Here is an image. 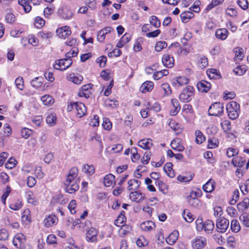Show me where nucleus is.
Masks as SVG:
<instances>
[{
  "instance_id": "obj_1",
  "label": "nucleus",
  "mask_w": 249,
  "mask_h": 249,
  "mask_svg": "<svg viewBox=\"0 0 249 249\" xmlns=\"http://www.w3.org/2000/svg\"><path fill=\"white\" fill-rule=\"evenodd\" d=\"M226 109L230 119H236L240 113V105L235 101H231L227 105Z\"/></svg>"
},
{
  "instance_id": "obj_2",
  "label": "nucleus",
  "mask_w": 249,
  "mask_h": 249,
  "mask_svg": "<svg viewBox=\"0 0 249 249\" xmlns=\"http://www.w3.org/2000/svg\"><path fill=\"white\" fill-rule=\"evenodd\" d=\"M195 89L193 87L188 86L183 89L179 94V99L181 102L187 103L190 101L194 94Z\"/></svg>"
},
{
  "instance_id": "obj_3",
  "label": "nucleus",
  "mask_w": 249,
  "mask_h": 249,
  "mask_svg": "<svg viewBox=\"0 0 249 249\" xmlns=\"http://www.w3.org/2000/svg\"><path fill=\"white\" fill-rule=\"evenodd\" d=\"M224 105L219 102L213 104L209 107V114L210 116H217L222 114L224 111Z\"/></svg>"
},
{
  "instance_id": "obj_4",
  "label": "nucleus",
  "mask_w": 249,
  "mask_h": 249,
  "mask_svg": "<svg viewBox=\"0 0 249 249\" xmlns=\"http://www.w3.org/2000/svg\"><path fill=\"white\" fill-rule=\"evenodd\" d=\"M72 63V61L71 58H64L57 60L55 61L54 65L55 69L60 71H64L70 67Z\"/></svg>"
},
{
  "instance_id": "obj_5",
  "label": "nucleus",
  "mask_w": 249,
  "mask_h": 249,
  "mask_svg": "<svg viewBox=\"0 0 249 249\" xmlns=\"http://www.w3.org/2000/svg\"><path fill=\"white\" fill-rule=\"evenodd\" d=\"M229 227V221L224 217H219L216 222V227L218 232H225Z\"/></svg>"
},
{
  "instance_id": "obj_6",
  "label": "nucleus",
  "mask_w": 249,
  "mask_h": 249,
  "mask_svg": "<svg viewBox=\"0 0 249 249\" xmlns=\"http://www.w3.org/2000/svg\"><path fill=\"white\" fill-rule=\"evenodd\" d=\"M207 245V239L203 236H196L192 241V246L194 249H201Z\"/></svg>"
},
{
  "instance_id": "obj_7",
  "label": "nucleus",
  "mask_w": 249,
  "mask_h": 249,
  "mask_svg": "<svg viewBox=\"0 0 249 249\" xmlns=\"http://www.w3.org/2000/svg\"><path fill=\"white\" fill-rule=\"evenodd\" d=\"M78 169L76 167H73L70 170L66 179L64 181L65 185H71V184L76 182L75 179L78 176Z\"/></svg>"
},
{
  "instance_id": "obj_8",
  "label": "nucleus",
  "mask_w": 249,
  "mask_h": 249,
  "mask_svg": "<svg viewBox=\"0 0 249 249\" xmlns=\"http://www.w3.org/2000/svg\"><path fill=\"white\" fill-rule=\"evenodd\" d=\"M195 61L200 69H204L208 66V58L204 55L197 54L195 56Z\"/></svg>"
},
{
  "instance_id": "obj_9",
  "label": "nucleus",
  "mask_w": 249,
  "mask_h": 249,
  "mask_svg": "<svg viewBox=\"0 0 249 249\" xmlns=\"http://www.w3.org/2000/svg\"><path fill=\"white\" fill-rule=\"evenodd\" d=\"M189 82V79L185 76H178L172 80V84L176 88L187 85Z\"/></svg>"
},
{
  "instance_id": "obj_10",
  "label": "nucleus",
  "mask_w": 249,
  "mask_h": 249,
  "mask_svg": "<svg viewBox=\"0 0 249 249\" xmlns=\"http://www.w3.org/2000/svg\"><path fill=\"white\" fill-rule=\"evenodd\" d=\"M75 109L76 110V115L79 118H81L87 113V108L85 105L81 102H76Z\"/></svg>"
},
{
  "instance_id": "obj_11",
  "label": "nucleus",
  "mask_w": 249,
  "mask_h": 249,
  "mask_svg": "<svg viewBox=\"0 0 249 249\" xmlns=\"http://www.w3.org/2000/svg\"><path fill=\"white\" fill-rule=\"evenodd\" d=\"M58 14L65 19H70L73 15L72 12L66 6H63L58 10Z\"/></svg>"
},
{
  "instance_id": "obj_12",
  "label": "nucleus",
  "mask_w": 249,
  "mask_h": 249,
  "mask_svg": "<svg viewBox=\"0 0 249 249\" xmlns=\"http://www.w3.org/2000/svg\"><path fill=\"white\" fill-rule=\"evenodd\" d=\"M58 221L57 217L53 214H50L44 220V226L46 228L56 225Z\"/></svg>"
},
{
  "instance_id": "obj_13",
  "label": "nucleus",
  "mask_w": 249,
  "mask_h": 249,
  "mask_svg": "<svg viewBox=\"0 0 249 249\" xmlns=\"http://www.w3.org/2000/svg\"><path fill=\"white\" fill-rule=\"evenodd\" d=\"M129 198L133 201L140 202L144 199L145 196L139 191H134L130 193Z\"/></svg>"
},
{
  "instance_id": "obj_14",
  "label": "nucleus",
  "mask_w": 249,
  "mask_h": 249,
  "mask_svg": "<svg viewBox=\"0 0 249 249\" xmlns=\"http://www.w3.org/2000/svg\"><path fill=\"white\" fill-rule=\"evenodd\" d=\"M57 35L62 38H65L71 34L70 28L68 26L60 27L56 30Z\"/></svg>"
},
{
  "instance_id": "obj_15",
  "label": "nucleus",
  "mask_w": 249,
  "mask_h": 249,
  "mask_svg": "<svg viewBox=\"0 0 249 249\" xmlns=\"http://www.w3.org/2000/svg\"><path fill=\"white\" fill-rule=\"evenodd\" d=\"M162 62L165 67L171 68L174 64V59L171 55L165 54L162 56Z\"/></svg>"
},
{
  "instance_id": "obj_16",
  "label": "nucleus",
  "mask_w": 249,
  "mask_h": 249,
  "mask_svg": "<svg viewBox=\"0 0 249 249\" xmlns=\"http://www.w3.org/2000/svg\"><path fill=\"white\" fill-rule=\"evenodd\" d=\"M97 231L94 228H91L87 232L86 238L88 242H93L97 240Z\"/></svg>"
},
{
  "instance_id": "obj_17",
  "label": "nucleus",
  "mask_w": 249,
  "mask_h": 249,
  "mask_svg": "<svg viewBox=\"0 0 249 249\" xmlns=\"http://www.w3.org/2000/svg\"><path fill=\"white\" fill-rule=\"evenodd\" d=\"M112 30L113 29L111 27H107L99 31L97 34V40L100 42H103L105 40L106 36L110 33Z\"/></svg>"
},
{
  "instance_id": "obj_18",
  "label": "nucleus",
  "mask_w": 249,
  "mask_h": 249,
  "mask_svg": "<svg viewBox=\"0 0 249 249\" xmlns=\"http://www.w3.org/2000/svg\"><path fill=\"white\" fill-rule=\"evenodd\" d=\"M211 87L210 83L202 80L198 82L197 84V88L198 90L201 92H207Z\"/></svg>"
},
{
  "instance_id": "obj_19",
  "label": "nucleus",
  "mask_w": 249,
  "mask_h": 249,
  "mask_svg": "<svg viewBox=\"0 0 249 249\" xmlns=\"http://www.w3.org/2000/svg\"><path fill=\"white\" fill-rule=\"evenodd\" d=\"M68 80L73 82V83L79 85L80 84L83 80V76L78 73H71L67 77Z\"/></svg>"
},
{
  "instance_id": "obj_20",
  "label": "nucleus",
  "mask_w": 249,
  "mask_h": 249,
  "mask_svg": "<svg viewBox=\"0 0 249 249\" xmlns=\"http://www.w3.org/2000/svg\"><path fill=\"white\" fill-rule=\"evenodd\" d=\"M180 142V139L178 138L174 139L171 142V146L172 148L177 151H183L185 148Z\"/></svg>"
},
{
  "instance_id": "obj_21",
  "label": "nucleus",
  "mask_w": 249,
  "mask_h": 249,
  "mask_svg": "<svg viewBox=\"0 0 249 249\" xmlns=\"http://www.w3.org/2000/svg\"><path fill=\"white\" fill-rule=\"evenodd\" d=\"M215 185V181L213 179L210 178L203 185V190L207 193H212L214 190Z\"/></svg>"
},
{
  "instance_id": "obj_22",
  "label": "nucleus",
  "mask_w": 249,
  "mask_h": 249,
  "mask_svg": "<svg viewBox=\"0 0 249 249\" xmlns=\"http://www.w3.org/2000/svg\"><path fill=\"white\" fill-rule=\"evenodd\" d=\"M152 141L150 139H142L139 141L138 145L143 149H150L153 146Z\"/></svg>"
},
{
  "instance_id": "obj_23",
  "label": "nucleus",
  "mask_w": 249,
  "mask_h": 249,
  "mask_svg": "<svg viewBox=\"0 0 249 249\" xmlns=\"http://www.w3.org/2000/svg\"><path fill=\"white\" fill-rule=\"evenodd\" d=\"M155 224L152 221H146L141 224V229L145 231H151L155 228Z\"/></svg>"
},
{
  "instance_id": "obj_24",
  "label": "nucleus",
  "mask_w": 249,
  "mask_h": 249,
  "mask_svg": "<svg viewBox=\"0 0 249 249\" xmlns=\"http://www.w3.org/2000/svg\"><path fill=\"white\" fill-rule=\"evenodd\" d=\"M153 87V82L150 81H146L141 85L140 90L142 93H145L151 91Z\"/></svg>"
},
{
  "instance_id": "obj_25",
  "label": "nucleus",
  "mask_w": 249,
  "mask_h": 249,
  "mask_svg": "<svg viewBox=\"0 0 249 249\" xmlns=\"http://www.w3.org/2000/svg\"><path fill=\"white\" fill-rule=\"evenodd\" d=\"M131 38V35L129 33H125L120 39L117 44L118 48H122L127 44Z\"/></svg>"
},
{
  "instance_id": "obj_26",
  "label": "nucleus",
  "mask_w": 249,
  "mask_h": 249,
  "mask_svg": "<svg viewBox=\"0 0 249 249\" xmlns=\"http://www.w3.org/2000/svg\"><path fill=\"white\" fill-rule=\"evenodd\" d=\"M141 184V181L137 179H130L128 181V190L129 191H136L139 188Z\"/></svg>"
},
{
  "instance_id": "obj_27",
  "label": "nucleus",
  "mask_w": 249,
  "mask_h": 249,
  "mask_svg": "<svg viewBox=\"0 0 249 249\" xmlns=\"http://www.w3.org/2000/svg\"><path fill=\"white\" fill-rule=\"evenodd\" d=\"M228 33V30L225 28L218 29L215 32V36L217 38L224 40L227 38Z\"/></svg>"
},
{
  "instance_id": "obj_28",
  "label": "nucleus",
  "mask_w": 249,
  "mask_h": 249,
  "mask_svg": "<svg viewBox=\"0 0 249 249\" xmlns=\"http://www.w3.org/2000/svg\"><path fill=\"white\" fill-rule=\"evenodd\" d=\"M249 206V198L245 197L242 201L237 204V209L240 212H243L247 210Z\"/></svg>"
},
{
  "instance_id": "obj_29",
  "label": "nucleus",
  "mask_w": 249,
  "mask_h": 249,
  "mask_svg": "<svg viewBox=\"0 0 249 249\" xmlns=\"http://www.w3.org/2000/svg\"><path fill=\"white\" fill-rule=\"evenodd\" d=\"M207 74L210 79H219L221 78L220 72L214 69H209L207 71Z\"/></svg>"
},
{
  "instance_id": "obj_30",
  "label": "nucleus",
  "mask_w": 249,
  "mask_h": 249,
  "mask_svg": "<svg viewBox=\"0 0 249 249\" xmlns=\"http://www.w3.org/2000/svg\"><path fill=\"white\" fill-rule=\"evenodd\" d=\"M115 176L112 174H108L105 176L104 180V184L106 187H110L115 183Z\"/></svg>"
},
{
  "instance_id": "obj_31",
  "label": "nucleus",
  "mask_w": 249,
  "mask_h": 249,
  "mask_svg": "<svg viewBox=\"0 0 249 249\" xmlns=\"http://www.w3.org/2000/svg\"><path fill=\"white\" fill-rule=\"evenodd\" d=\"M203 225V230L207 233H212L214 227L213 222L210 220L206 221Z\"/></svg>"
},
{
  "instance_id": "obj_32",
  "label": "nucleus",
  "mask_w": 249,
  "mask_h": 249,
  "mask_svg": "<svg viewBox=\"0 0 249 249\" xmlns=\"http://www.w3.org/2000/svg\"><path fill=\"white\" fill-rule=\"evenodd\" d=\"M178 237V233L177 231H174L168 237L166 238V241L169 245H173L177 240Z\"/></svg>"
},
{
  "instance_id": "obj_33",
  "label": "nucleus",
  "mask_w": 249,
  "mask_h": 249,
  "mask_svg": "<svg viewBox=\"0 0 249 249\" xmlns=\"http://www.w3.org/2000/svg\"><path fill=\"white\" fill-rule=\"evenodd\" d=\"M171 104L173 108H175V110H171L170 114L174 116L176 115L180 109L179 103L177 99H173L171 100Z\"/></svg>"
},
{
  "instance_id": "obj_34",
  "label": "nucleus",
  "mask_w": 249,
  "mask_h": 249,
  "mask_svg": "<svg viewBox=\"0 0 249 249\" xmlns=\"http://www.w3.org/2000/svg\"><path fill=\"white\" fill-rule=\"evenodd\" d=\"M124 214L125 212L124 211H122L121 213L117 219L114 222V224L116 226L118 227H121L124 225V223L126 220V217Z\"/></svg>"
},
{
  "instance_id": "obj_35",
  "label": "nucleus",
  "mask_w": 249,
  "mask_h": 249,
  "mask_svg": "<svg viewBox=\"0 0 249 249\" xmlns=\"http://www.w3.org/2000/svg\"><path fill=\"white\" fill-rule=\"evenodd\" d=\"M173 164L171 162L166 163L163 167V170L170 178H174L175 176V173L172 169Z\"/></svg>"
},
{
  "instance_id": "obj_36",
  "label": "nucleus",
  "mask_w": 249,
  "mask_h": 249,
  "mask_svg": "<svg viewBox=\"0 0 249 249\" xmlns=\"http://www.w3.org/2000/svg\"><path fill=\"white\" fill-rule=\"evenodd\" d=\"M195 195L192 194L187 197V201L188 204L192 207H196L198 206L199 201L197 198H195Z\"/></svg>"
},
{
  "instance_id": "obj_37",
  "label": "nucleus",
  "mask_w": 249,
  "mask_h": 249,
  "mask_svg": "<svg viewBox=\"0 0 249 249\" xmlns=\"http://www.w3.org/2000/svg\"><path fill=\"white\" fill-rule=\"evenodd\" d=\"M246 162V160L241 157H236L231 160V163L235 167H242Z\"/></svg>"
},
{
  "instance_id": "obj_38",
  "label": "nucleus",
  "mask_w": 249,
  "mask_h": 249,
  "mask_svg": "<svg viewBox=\"0 0 249 249\" xmlns=\"http://www.w3.org/2000/svg\"><path fill=\"white\" fill-rule=\"evenodd\" d=\"M41 100L45 106H50L52 105L54 102V100L53 97L49 95H45L41 97Z\"/></svg>"
},
{
  "instance_id": "obj_39",
  "label": "nucleus",
  "mask_w": 249,
  "mask_h": 249,
  "mask_svg": "<svg viewBox=\"0 0 249 249\" xmlns=\"http://www.w3.org/2000/svg\"><path fill=\"white\" fill-rule=\"evenodd\" d=\"M194 16V14L191 11H186L182 13L180 15V17L182 22L186 23L188 20Z\"/></svg>"
},
{
  "instance_id": "obj_40",
  "label": "nucleus",
  "mask_w": 249,
  "mask_h": 249,
  "mask_svg": "<svg viewBox=\"0 0 249 249\" xmlns=\"http://www.w3.org/2000/svg\"><path fill=\"white\" fill-rule=\"evenodd\" d=\"M57 117L54 113H48L46 117V122L51 126L56 124Z\"/></svg>"
},
{
  "instance_id": "obj_41",
  "label": "nucleus",
  "mask_w": 249,
  "mask_h": 249,
  "mask_svg": "<svg viewBox=\"0 0 249 249\" xmlns=\"http://www.w3.org/2000/svg\"><path fill=\"white\" fill-rule=\"evenodd\" d=\"M43 78L42 77H37L32 80L31 84L35 89L40 88L43 84Z\"/></svg>"
},
{
  "instance_id": "obj_42",
  "label": "nucleus",
  "mask_w": 249,
  "mask_h": 249,
  "mask_svg": "<svg viewBox=\"0 0 249 249\" xmlns=\"http://www.w3.org/2000/svg\"><path fill=\"white\" fill-rule=\"evenodd\" d=\"M65 186L66 192L69 194H72L79 189V185L76 182L72 183L71 185H65Z\"/></svg>"
},
{
  "instance_id": "obj_43",
  "label": "nucleus",
  "mask_w": 249,
  "mask_h": 249,
  "mask_svg": "<svg viewBox=\"0 0 249 249\" xmlns=\"http://www.w3.org/2000/svg\"><path fill=\"white\" fill-rule=\"evenodd\" d=\"M155 185L158 187L159 190L163 194H165L167 193L168 187L166 184L163 183L162 181H156Z\"/></svg>"
},
{
  "instance_id": "obj_44",
  "label": "nucleus",
  "mask_w": 249,
  "mask_h": 249,
  "mask_svg": "<svg viewBox=\"0 0 249 249\" xmlns=\"http://www.w3.org/2000/svg\"><path fill=\"white\" fill-rule=\"evenodd\" d=\"M18 2L26 13H28L31 11L32 8L28 0H18Z\"/></svg>"
},
{
  "instance_id": "obj_45",
  "label": "nucleus",
  "mask_w": 249,
  "mask_h": 249,
  "mask_svg": "<svg viewBox=\"0 0 249 249\" xmlns=\"http://www.w3.org/2000/svg\"><path fill=\"white\" fill-rule=\"evenodd\" d=\"M247 70V67L245 65H241L237 67L233 70V72L238 75H243Z\"/></svg>"
},
{
  "instance_id": "obj_46",
  "label": "nucleus",
  "mask_w": 249,
  "mask_h": 249,
  "mask_svg": "<svg viewBox=\"0 0 249 249\" xmlns=\"http://www.w3.org/2000/svg\"><path fill=\"white\" fill-rule=\"evenodd\" d=\"M203 157L205 159L207 160V161L213 165L215 162L214 158H213V154L211 151H206L204 153Z\"/></svg>"
},
{
  "instance_id": "obj_47",
  "label": "nucleus",
  "mask_w": 249,
  "mask_h": 249,
  "mask_svg": "<svg viewBox=\"0 0 249 249\" xmlns=\"http://www.w3.org/2000/svg\"><path fill=\"white\" fill-rule=\"evenodd\" d=\"M182 214L184 220L187 222L191 223L194 219L193 214L188 210H185Z\"/></svg>"
},
{
  "instance_id": "obj_48",
  "label": "nucleus",
  "mask_w": 249,
  "mask_h": 249,
  "mask_svg": "<svg viewBox=\"0 0 249 249\" xmlns=\"http://www.w3.org/2000/svg\"><path fill=\"white\" fill-rule=\"evenodd\" d=\"M82 170L85 173L89 175H92L95 172V169L92 165L86 164L83 166Z\"/></svg>"
},
{
  "instance_id": "obj_49",
  "label": "nucleus",
  "mask_w": 249,
  "mask_h": 249,
  "mask_svg": "<svg viewBox=\"0 0 249 249\" xmlns=\"http://www.w3.org/2000/svg\"><path fill=\"white\" fill-rule=\"evenodd\" d=\"M231 229L234 232H238L240 230V226L239 222L236 219H233L231 221Z\"/></svg>"
},
{
  "instance_id": "obj_50",
  "label": "nucleus",
  "mask_w": 249,
  "mask_h": 249,
  "mask_svg": "<svg viewBox=\"0 0 249 249\" xmlns=\"http://www.w3.org/2000/svg\"><path fill=\"white\" fill-rule=\"evenodd\" d=\"M238 149L234 147H229L227 149L226 154L228 157L231 158L238 155Z\"/></svg>"
},
{
  "instance_id": "obj_51",
  "label": "nucleus",
  "mask_w": 249,
  "mask_h": 249,
  "mask_svg": "<svg viewBox=\"0 0 249 249\" xmlns=\"http://www.w3.org/2000/svg\"><path fill=\"white\" fill-rule=\"evenodd\" d=\"M16 87L19 90H22L24 88V81L22 77L19 76L15 81Z\"/></svg>"
},
{
  "instance_id": "obj_52",
  "label": "nucleus",
  "mask_w": 249,
  "mask_h": 249,
  "mask_svg": "<svg viewBox=\"0 0 249 249\" xmlns=\"http://www.w3.org/2000/svg\"><path fill=\"white\" fill-rule=\"evenodd\" d=\"M161 89L164 91L163 95L168 96L171 94L172 90L169 85L167 83H164L161 85Z\"/></svg>"
},
{
  "instance_id": "obj_53",
  "label": "nucleus",
  "mask_w": 249,
  "mask_h": 249,
  "mask_svg": "<svg viewBox=\"0 0 249 249\" xmlns=\"http://www.w3.org/2000/svg\"><path fill=\"white\" fill-rule=\"evenodd\" d=\"M137 245L139 247H145L148 245V241L144 236H140L136 241Z\"/></svg>"
},
{
  "instance_id": "obj_54",
  "label": "nucleus",
  "mask_w": 249,
  "mask_h": 249,
  "mask_svg": "<svg viewBox=\"0 0 249 249\" xmlns=\"http://www.w3.org/2000/svg\"><path fill=\"white\" fill-rule=\"evenodd\" d=\"M221 127L225 132H228L231 130V122L227 120L222 121L220 123Z\"/></svg>"
},
{
  "instance_id": "obj_55",
  "label": "nucleus",
  "mask_w": 249,
  "mask_h": 249,
  "mask_svg": "<svg viewBox=\"0 0 249 249\" xmlns=\"http://www.w3.org/2000/svg\"><path fill=\"white\" fill-rule=\"evenodd\" d=\"M193 112V108L191 105L185 104L183 106L182 114L183 116L187 115L189 114H191Z\"/></svg>"
},
{
  "instance_id": "obj_56",
  "label": "nucleus",
  "mask_w": 249,
  "mask_h": 249,
  "mask_svg": "<svg viewBox=\"0 0 249 249\" xmlns=\"http://www.w3.org/2000/svg\"><path fill=\"white\" fill-rule=\"evenodd\" d=\"M205 137L200 131L197 130L196 131V141L197 143H202L205 141Z\"/></svg>"
},
{
  "instance_id": "obj_57",
  "label": "nucleus",
  "mask_w": 249,
  "mask_h": 249,
  "mask_svg": "<svg viewBox=\"0 0 249 249\" xmlns=\"http://www.w3.org/2000/svg\"><path fill=\"white\" fill-rule=\"evenodd\" d=\"M240 219L245 226L249 227V214L244 213L242 214L240 216Z\"/></svg>"
},
{
  "instance_id": "obj_58",
  "label": "nucleus",
  "mask_w": 249,
  "mask_h": 249,
  "mask_svg": "<svg viewBox=\"0 0 249 249\" xmlns=\"http://www.w3.org/2000/svg\"><path fill=\"white\" fill-rule=\"evenodd\" d=\"M27 202L29 203H31L33 205H36L37 204V201L35 199L34 194L32 192H29L26 195Z\"/></svg>"
},
{
  "instance_id": "obj_59",
  "label": "nucleus",
  "mask_w": 249,
  "mask_h": 249,
  "mask_svg": "<svg viewBox=\"0 0 249 249\" xmlns=\"http://www.w3.org/2000/svg\"><path fill=\"white\" fill-rule=\"evenodd\" d=\"M150 22L156 28H158L160 26V20L155 16H152L150 17Z\"/></svg>"
},
{
  "instance_id": "obj_60",
  "label": "nucleus",
  "mask_w": 249,
  "mask_h": 249,
  "mask_svg": "<svg viewBox=\"0 0 249 249\" xmlns=\"http://www.w3.org/2000/svg\"><path fill=\"white\" fill-rule=\"evenodd\" d=\"M22 206L21 202L18 200L16 202L10 204L9 208L14 211H18L21 208Z\"/></svg>"
},
{
  "instance_id": "obj_61",
  "label": "nucleus",
  "mask_w": 249,
  "mask_h": 249,
  "mask_svg": "<svg viewBox=\"0 0 249 249\" xmlns=\"http://www.w3.org/2000/svg\"><path fill=\"white\" fill-rule=\"evenodd\" d=\"M52 34L50 32L41 31L38 34V36L42 39H48L52 37Z\"/></svg>"
},
{
  "instance_id": "obj_62",
  "label": "nucleus",
  "mask_w": 249,
  "mask_h": 249,
  "mask_svg": "<svg viewBox=\"0 0 249 249\" xmlns=\"http://www.w3.org/2000/svg\"><path fill=\"white\" fill-rule=\"evenodd\" d=\"M167 43L165 41H159L156 44L155 49L156 51L159 52H160L163 49L167 47Z\"/></svg>"
},
{
  "instance_id": "obj_63",
  "label": "nucleus",
  "mask_w": 249,
  "mask_h": 249,
  "mask_svg": "<svg viewBox=\"0 0 249 249\" xmlns=\"http://www.w3.org/2000/svg\"><path fill=\"white\" fill-rule=\"evenodd\" d=\"M34 24L36 28H40L45 24V20L39 17H37L35 20Z\"/></svg>"
},
{
  "instance_id": "obj_64",
  "label": "nucleus",
  "mask_w": 249,
  "mask_h": 249,
  "mask_svg": "<svg viewBox=\"0 0 249 249\" xmlns=\"http://www.w3.org/2000/svg\"><path fill=\"white\" fill-rule=\"evenodd\" d=\"M102 126L105 130H109L112 128V123L108 118H104Z\"/></svg>"
}]
</instances>
